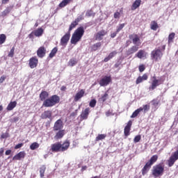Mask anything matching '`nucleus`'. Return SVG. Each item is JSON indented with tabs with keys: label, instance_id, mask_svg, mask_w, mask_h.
Returning <instances> with one entry per match:
<instances>
[{
	"label": "nucleus",
	"instance_id": "7c9ffc66",
	"mask_svg": "<svg viewBox=\"0 0 178 178\" xmlns=\"http://www.w3.org/2000/svg\"><path fill=\"white\" fill-rule=\"evenodd\" d=\"M156 161H158V155H154L151 157L148 163L152 166V165H154Z\"/></svg>",
	"mask_w": 178,
	"mask_h": 178
},
{
	"label": "nucleus",
	"instance_id": "cd10ccee",
	"mask_svg": "<svg viewBox=\"0 0 178 178\" xmlns=\"http://www.w3.org/2000/svg\"><path fill=\"white\" fill-rule=\"evenodd\" d=\"M141 5V0H136L132 5V10H136Z\"/></svg>",
	"mask_w": 178,
	"mask_h": 178
},
{
	"label": "nucleus",
	"instance_id": "0eeeda50",
	"mask_svg": "<svg viewBox=\"0 0 178 178\" xmlns=\"http://www.w3.org/2000/svg\"><path fill=\"white\" fill-rule=\"evenodd\" d=\"M112 81V78L111 76H105L100 79L99 84L101 87H106Z\"/></svg>",
	"mask_w": 178,
	"mask_h": 178
},
{
	"label": "nucleus",
	"instance_id": "9d476101",
	"mask_svg": "<svg viewBox=\"0 0 178 178\" xmlns=\"http://www.w3.org/2000/svg\"><path fill=\"white\" fill-rule=\"evenodd\" d=\"M106 35V31L105 30H102L97 32L95 35V40L97 41H101L104 40V37Z\"/></svg>",
	"mask_w": 178,
	"mask_h": 178
},
{
	"label": "nucleus",
	"instance_id": "3c124183",
	"mask_svg": "<svg viewBox=\"0 0 178 178\" xmlns=\"http://www.w3.org/2000/svg\"><path fill=\"white\" fill-rule=\"evenodd\" d=\"M140 140H141V135H138L135 136L134 139V143H140Z\"/></svg>",
	"mask_w": 178,
	"mask_h": 178
},
{
	"label": "nucleus",
	"instance_id": "bb28decb",
	"mask_svg": "<svg viewBox=\"0 0 178 178\" xmlns=\"http://www.w3.org/2000/svg\"><path fill=\"white\" fill-rule=\"evenodd\" d=\"M70 146V143L69 142H65L63 144L61 145V152H63L65 151H67Z\"/></svg>",
	"mask_w": 178,
	"mask_h": 178
},
{
	"label": "nucleus",
	"instance_id": "c9c22d12",
	"mask_svg": "<svg viewBox=\"0 0 178 178\" xmlns=\"http://www.w3.org/2000/svg\"><path fill=\"white\" fill-rule=\"evenodd\" d=\"M64 135L65 134L63 131H59L58 132L56 133L54 138H56V140H59V138H62V137H63Z\"/></svg>",
	"mask_w": 178,
	"mask_h": 178
},
{
	"label": "nucleus",
	"instance_id": "ea45409f",
	"mask_svg": "<svg viewBox=\"0 0 178 178\" xmlns=\"http://www.w3.org/2000/svg\"><path fill=\"white\" fill-rule=\"evenodd\" d=\"M40 144L38 143H33L30 145V149H32V151H34V149H37V148H39Z\"/></svg>",
	"mask_w": 178,
	"mask_h": 178
},
{
	"label": "nucleus",
	"instance_id": "49530a36",
	"mask_svg": "<svg viewBox=\"0 0 178 178\" xmlns=\"http://www.w3.org/2000/svg\"><path fill=\"white\" fill-rule=\"evenodd\" d=\"M83 19H84V13H82L81 15L77 17L75 21L79 23V22H81V20H83Z\"/></svg>",
	"mask_w": 178,
	"mask_h": 178
},
{
	"label": "nucleus",
	"instance_id": "13d9d810",
	"mask_svg": "<svg viewBox=\"0 0 178 178\" xmlns=\"http://www.w3.org/2000/svg\"><path fill=\"white\" fill-rule=\"evenodd\" d=\"M23 143H19L15 146V149H19V148H22L23 147Z\"/></svg>",
	"mask_w": 178,
	"mask_h": 178
},
{
	"label": "nucleus",
	"instance_id": "6e6552de",
	"mask_svg": "<svg viewBox=\"0 0 178 178\" xmlns=\"http://www.w3.org/2000/svg\"><path fill=\"white\" fill-rule=\"evenodd\" d=\"M129 38L135 46L140 47L141 45V40H140V37L137 34L130 35Z\"/></svg>",
	"mask_w": 178,
	"mask_h": 178
},
{
	"label": "nucleus",
	"instance_id": "774afa93",
	"mask_svg": "<svg viewBox=\"0 0 178 178\" xmlns=\"http://www.w3.org/2000/svg\"><path fill=\"white\" fill-rule=\"evenodd\" d=\"M6 134H3L2 135H1V138H6Z\"/></svg>",
	"mask_w": 178,
	"mask_h": 178
},
{
	"label": "nucleus",
	"instance_id": "4468645a",
	"mask_svg": "<svg viewBox=\"0 0 178 178\" xmlns=\"http://www.w3.org/2000/svg\"><path fill=\"white\" fill-rule=\"evenodd\" d=\"M62 144L57 143L51 145V151L52 152H59L61 151Z\"/></svg>",
	"mask_w": 178,
	"mask_h": 178
},
{
	"label": "nucleus",
	"instance_id": "bf43d9fd",
	"mask_svg": "<svg viewBox=\"0 0 178 178\" xmlns=\"http://www.w3.org/2000/svg\"><path fill=\"white\" fill-rule=\"evenodd\" d=\"M34 31H32L29 35V38L31 40H34Z\"/></svg>",
	"mask_w": 178,
	"mask_h": 178
},
{
	"label": "nucleus",
	"instance_id": "e433bc0d",
	"mask_svg": "<svg viewBox=\"0 0 178 178\" xmlns=\"http://www.w3.org/2000/svg\"><path fill=\"white\" fill-rule=\"evenodd\" d=\"M158 23H156V22L153 21L151 23V29L154 30V31H156V30H158Z\"/></svg>",
	"mask_w": 178,
	"mask_h": 178
},
{
	"label": "nucleus",
	"instance_id": "6ab92c4d",
	"mask_svg": "<svg viewBox=\"0 0 178 178\" xmlns=\"http://www.w3.org/2000/svg\"><path fill=\"white\" fill-rule=\"evenodd\" d=\"M136 56L139 59H144L147 58V53L145 50H139L138 52L136 54Z\"/></svg>",
	"mask_w": 178,
	"mask_h": 178
},
{
	"label": "nucleus",
	"instance_id": "052dcab7",
	"mask_svg": "<svg viewBox=\"0 0 178 178\" xmlns=\"http://www.w3.org/2000/svg\"><path fill=\"white\" fill-rule=\"evenodd\" d=\"M5 152V149H3V147H1L0 149V158L1 156H3V152Z\"/></svg>",
	"mask_w": 178,
	"mask_h": 178
},
{
	"label": "nucleus",
	"instance_id": "864d4df0",
	"mask_svg": "<svg viewBox=\"0 0 178 178\" xmlns=\"http://www.w3.org/2000/svg\"><path fill=\"white\" fill-rule=\"evenodd\" d=\"M10 122H11V123H17V122H19V117H14L13 118H11Z\"/></svg>",
	"mask_w": 178,
	"mask_h": 178
},
{
	"label": "nucleus",
	"instance_id": "338daca9",
	"mask_svg": "<svg viewBox=\"0 0 178 178\" xmlns=\"http://www.w3.org/2000/svg\"><path fill=\"white\" fill-rule=\"evenodd\" d=\"M8 2H9V0H2V3L3 4L8 3Z\"/></svg>",
	"mask_w": 178,
	"mask_h": 178
},
{
	"label": "nucleus",
	"instance_id": "2f4dec72",
	"mask_svg": "<svg viewBox=\"0 0 178 178\" xmlns=\"http://www.w3.org/2000/svg\"><path fill=\"white\" fill-rule=\"evenodd\" d=\"M12 10V8L10 7H7L2 13L1 16L3 17H5L7 15H9L10 13V11Z\"/></svg>",
	"mask_w": 178,
	"mask_h": 178
},
{
	"label": "nucleus",
	"instance_id": "a878e982",
	"mask_svg": "<svg viewBox=\"0 0 178 178\" xmlns=\"http://www.w3.org/2000/svg\"><path fill=\"white\" fill-rule=\"evenodd\" d=\"M16 105H17V102H16V101L10 102L6 108L7 111H13V109L16 108Z\"/></svg>",
	"mask_w": 178,
	"mask_h": 178
},
{
	"label": "nucleus",
	"instance_id": "7ed1b4c3",
	"mask_svg": "<svg viewBox=\"0 0 178 178\" xmlns=\"http://www.w3.org/2000/svg\"><path fill=\"white\" fill-rule=\"evenodd\" d=\"M58 102H59V97H58L56 95H54L50 98L46 99L43 102V106H45V108H51L54 105H56Z\"/></svg>",
	"mask_w": 178,
	"mask_h": 178
},
{
	"label": "nucleus",
	"instance_id": "69168bd1",
	"mask_svg": "<svg viewBox=\"0 0 178 178\" xmlns=\"http://www.w3.org/2000/svg\"><path fill=\"white\" fill-rule=\"evenodd\" d=\"M11 153H12L11 149H8L6 151V155H10Z\"/></svg>",
	"mask_w": 178,
	"mask_h": 178
},
{
	"label": "nucleus",
	"instance_id": "58836bf2",
	"mask_svg": "<svg viewBox=\"0 0 178 178\" xmlns=\"http://www.w3.org/2000/svg\"><path fill=\"white\" fill-rule=\"evenodd\" d=\"M6 41V35L5 34H1L0 35V45H2V44H4Z\"/></svg>",
	"mask_w": 178,
	"mask_h": 178
},
{
	"label": "nucleus",
	"instance_id": "a18cd8bd",
	"mask_svg": "<svg viewBox=\"0 0 178 178\" xmlns=\"http://www.w3.org/2000/svg\"><path fill=\"white\" fill-rule=\"evenodd\" d=\"M175 35H176L175 33H172L169 35L168 42H172L173 41V40L175 39Z\"/></svg>",
	"mask_w": 178,
	"mask_h": 178
},
{
	"label": "nucleus",
	"instance_id": "a211bd4d",
	"mask_svg": "<svg viewBox=\"0 0 178 178\" xmlns=\"http://www.w3.org/2000/svg\"><path fill=\"white\" fill-rule=\"evenodd\" d=\"M88 115H90V108H86L84 111H82L81 118L83 120L88 119Z\"/></svg>",
	"mask_w": 178,
	"mask_h": 178
},
{
	"label": "nucleus",
	"instance_id": "4d7b16f0",
	"mask_svg": "<svg viewBox=\"0 0 178 178\" xmlns=\"http://www.w3.org/2000/svg\"><path fill=\"white\" fill-rule=\"evenodd\" d=\"M145 70V67L144 66V65H141L139 66V72H143Z\"/></svg>",
	"mask_w": 178,
	"mask_h": 178
},
{
	"label": "nucleus",
	"instance_id": "1a4fd4ad",
	"mask_svg": "<svg viewBox=\"0 0 178 178\" xmlns=\"http://www.w3.org/2000/svg\"><path fill=\"white\" fill-rule=\"evenodd\" d=\"M86 94V90L84 89H81L80 91L77 92V93L75 95L74 97V101L75 102H78V101H80L83 97H84Z\"/></svg>",
	"mask_w": 178,
	"mask_h": 178
},
{
	"label": "nucleus",
	"instance_id": "680f3d73",
	"mask_svg": "<svg viewBox=\"0 0 178 178\" xmlns=\"http://www.w3.org/2000/svg\"><path fill=\"white\" fill-rule=\"evenodd\" d=\"M118 33V31H116V32H114V33H111V38H115L116 37Z\"/></svg>",
	"mask_w": 178,
	"mask_h": 178
},
{
	"label": "nucleus",
	"instance_id": "9b49d317",
	"mask_svg": "<svg viewBox=\"0 0 178 178\" xmlns=\"http://www.w3.org/2000/svg\"><path fill=\"white\" fill-rule=\"evenodd\" d=\"M62 129H63V122L59 119L54 123V130L58 131V130H62Z\"/></svg>",
	"mask_w": 178,
	"mask_h": 178
},
{
	"label": "nucleus",
	"instance_id": "de8ad7c7",
	"mask_svg": "<svg viewBox=\"0 0 178 178\" xmlns=\"http://www.w3.org/2000/svg\"><path fill=\"white\" fill-rule=\"evenodd\" d=\"M86 16L88 17H91V16H95V13L92 10H88L86 13Z\"/></svg>",
	"mask_w": 178,
	"mask_h": 178
},
{
	"label": "nucleus",
	"instance_id": "473e14b6",
	"mask_svg": "<svg viewBox=\"0 0 178 178\" xmlns=\"http://www.w3.org/2000/svg\"><path fill=\"white\" fill-rule=\"evenodd\" d=\"M77 24H79V22H76V20L72 22L71 23V24L70 25V27H69V29H68V33H70L73 30V29H74L76 27V26H77Z\"/></svg>",
	"mask_w": 178,
	"mask_h": 178
},
{
	"label": "nucleus",
	"instance_id": "39448f33",
	"mask_svg": "<svg viewBox=\"0 0 178 178\" xmlns=\"http://www.w3.org/2000/svg\"><path fill=\"white\" fill-rule=\"evenodd\" d=\"M161 84H163V80H162L161 78L157 79L154 77V79L152 81V85L149 86V89L150 91H154V90L159 86H161Z\"/></svg>",
	"mask_w": 178,
	"mask_h": 178
},
{
	"label": "nucleus",
	"instance_id": "e2e57ef3",
	"mask_svg": "<svg viewBox=\"0 0 178 178\" xmlns=\"http://www.w3.org/2000/svg\"><path fill=\"white\" fill-rule=\"evenodd\" d=\"M6 79V76H1L0 77V83H3V81H5Z\"/></svg>",
	"mask_w": 178,
	"mask_h": 178
},
{
	"label": "nucleus",
	"instance_id": "f8f14e48",
	"mask_svg": "<svg viewBox=\"0 0 178 178\" xmlns=\"http://www.w3.org/2000/svg\"><path fill=\"white\" fill-rule=\"evenodd\" d=\"M29 67L31 69H34L35 67H37V65H38V59L37 57H32L29 59Z\"/></svg>",
	"mask_w": 178,
	"mask_h": 178
},
{
	"label": "nucleus",
	"instance_id": "c03bdc74",
	"mask_svg": "<svg viewBox=\"0 0 178 178\" xmlns=\"http://www.w3.org/2000/svg\"><path fill=\"white\" fill-rule=\"evenodd\" d=\"M152 104L154 108H158V106H159V100L154 99L152 100Z\"/></svg>",
	"mask_w": 178,
	"mask_h": 178
},
{
	"label": "nucleus",
	"instance_id": "2eb2a0df",
	"mask_svg": "<svg viewBox=\"0 0 178 178\" xmlns=\"http://www.w3.org/2000/svg\"><path fill=\"white\" fill-rule=\"evenodd\" d=\"M45 54H47V49L44 47H40L37 51V55L39 58H44Z\"/></svg>",
	"mask_w": 178,
	"mask_h": 178
},
{
	"label": "nucleus",
	"instance_id": "f704fd0d",
	"mask_svg": "<svg viewBox=\"0 0 178 178\" xmlns=\"http://www.w3.org/2000/svg\"><path fill=\"white\" fill-rule=\"evenodd\" d=\"M101 42L95 43L91 47L92 51H97V49H99V48H101Z\"/></svg>",
	"mask_w": 178,
	"mask_h": 178
},
{
	"label": "nucleus",
	"instance_id": "09e8293b",
	"mask_svg": "<svg viewBox=\"0 0 178 178\" xmlns=\"http://www.w3.org/2000/svg\"><path fill=\"white\" fill-rule=\"evenodd\" d=\"M14 55H15V47H13L10 49V52H9L8 56H9V58H13V56H14Z\"/></svg>",
	"mask_w": 178,
	"mask_h": 178
},
{
	"label": "nucleus",
	"instance_id": "603ef678",
	"mask_svg": "<svg viewBox=\"0 0 178 178\" xmlns=\"http://www.w3.org/2000/svg\"><path fill=\"white\" fill-rule=\"evenodd\" d=\"M124 24H120L118 26H117V33H119L124 27Z\"/></svg>",
	"mask_w": 178,
	"mask_h": 178
},
{
	"label": "nucleus",
	"instance_id": "ddd939ff",
	"mask_svg": "<svg viewBox=\"0 0 178 178\" xmlns=\"http://www.w3.org/2000/svg\"><path fill=\"white\" fill-rule=\"evenodd\" d=\"M26 156L25 152H20L19 153L17 154L15 156H13V161H21L22 159H24Z\"/></svg>",
	"mask_w": 178,
	"mask_h": 178
},
{
	"label": "nucleus",
	"instance_id": "dca6fc26",
	"mask_svg": "<svg viewBox=\"0 0 178 178\" xmlns=\"http://www.w3.org/2000/svg\"><path fill=\"white\" fill-rule=\"evenodd\" d=\"M138 46H132L131 48H129L127 51V55H133V54H136V52H137L138 51Z\"/></svg>",
	"mask_w": 178,
	"mask_h": 178
},
{
	"label": "nucleus",
	"instance_id": "72a5a7b5",
	"mask_svg": "<svg viewBox=\"0 0 178 178\" xmlns=\"http://www.w3.org/2000/svg\"><path fill=\"white\" fill-rule=\"evenodd\" d=\"M77 65V60L76 58H72L68 62V66L73 67V66H76Z\"/></svg>",
	"mask_w": 178,
	"mask_h": 178
},
{
	"label": "nucleus",
	"instance_id": "a19ab883",
	"mask_svg": "<svg viewBox=\"0 0 178 178\" xmlns=\"http://www.w3.org/2000/svg\"><path fill=\"white\" fill-rule=\"evenodd\" d=\"M58 52V48L57 47H54L51 51L49 54V58H54V56H55V55H56V53Z\"/></svg>",
	"mask_w": 178,
	"mask_h": 178
},
{
	"label": "nucleus",
	"instance_id": "0e129e2a",
	"mask_svg": "<svg viewBox=\"0 0 178 178\" xmlns=\"http://www.w3.org/2000/svg\"><path fill=\"white\" fill-rule=\"evenodd\" d=\"M112 115H113V114L112 113V112H111V111L106 112V116H107V117L112 116Z\"/></svg>",
	"mask_w": 178,
	"mask_h": 178
},
{
	"label": "nucleus",
	"instance_id": "aec40b11",
	"mask_svg": "<svg viewBox=\"0 0 178 178\" xmlns=\"http://www.w3.org/2000/svg\"><path fill=\"white\" fill-rule=\"evenodd\" d=\"M116 55H118V51H113L111 52L109 54V55L104 58V62H109V60H111V59L114 58V56H116Z\"/></svg>",
	"mask_w": 178,
	"mask_h": 178
},
{
	"label": "nucleus",
	"instance_id": "5701e85b",
	"mask_svg": "<svg viewBox=\"0 0 178 178\" xmlns=\"http://www.w3.org/2000/svg\"><path fill=\"white\" fill-rule=\"evenodd\" d=\"M48 97H49V94L47 91L43 90L40 94V101H45L48 98Z\"/></svg>",
	"mask_w": 178,
	"mask_h": 178
},
{
	"label": "nucleus",
	"instance_id": "79ce46f5",
	"mask_svg": "<svg viewBox=\"0 0 178 178\" xmlns=\"http://www.w3.org/2000/svg\"><path fill=\"white\" fill-rule=\"evenodd\" d=\"M104 138H106V134H99L96 137V140L97 141H99L101 140H104Z\"/></svg>",
	"mask_w": 178,
	"mask_h": 178
},
{
	"label": "nucleus",
	"instance_id": "37998d69",
	"mask_svg": "<svg viewBox=\"0 0 178 178\" xmlns=\"http://www.w3.org/2000/svg\"><path fill=\"white\" fill-rule=\"evenodd\" d=\"M140 108H141L142 111H143L145 113H146V112H148L149 111V105L148 104L143 105V107H140Z\"/></svg>",
	"mask_w": 178,
	"mask_h": 178
},
{
	"label": "nucleus",
	"instance_id": "b1692460",
	"mask_svg": "<svg viewBox=\"0 0 178 178\" xmlns=\"http://www.w3.org/2000/svg\"><path fill=\"white\" fill-rule=\"evenodd\" d=\"M148 79V76L147 74H144L143 76H139L136 81V84H140V83H143V81H145V80Z\"/></svg>",
	"mask_w": 178,
	"mask_h": 178
},
{
	"label": "nucleus",
	"instance_id": "5fc2aeb1",
	"mask_svg": "<svg viewBox=\"0 0 178 178\" xmlns=\"http://www.w3.org/2000/svg\"><path fill=\"white\" fill-rule=\"evenodd\" d=\"M106 99H108V93H105L103 96H102L101 97V100L103 102H105V101H106Z\"/></svg>",
	"mask_w": 178,
	"mask_h": 178
},
{
	"label": "nucleus",
	"instance_id": "f257e3e1",
	"mask_svg": "<svg viewBox=\"0 0 178 178\" xmlns=\"http://www.w3.org/2000/svg\"><path fill=\"white\" fill-rule=\"evenodd\" d=\"M83 35H84V27L81 26L78 28L73 33L71 38V44L76 45L79 41L81 40Z\"/></svg>",
	"mask_w": 178,
	"mask_h": 178
},
{
	"label": "nucleus",
	"instance_id": "8fccbe9b",
	"mask_svg": "<svg viewBox=\"0 0 178 178\" xmlns=\"http://www.w3.org/2000/svg\"><path fill=\"white\" fill-rule=\"evenodd\" d=\"M91 108H95V105H97V100L95 99H92L89 104Z\"/></svg>",
	"mask_w": 178,
	"mask_h": 178
},
{
	"label": "nucleus",
	"instance_id": "423d86ee",
	"mask_svg": "<svg viewBox=\"0 0 178 178\" xmlns=\"http://www.w3.org/2000/svg\"><path fill=\"white\" fill-rule=\"evenodd\" d=\"M70 40V32L66 33L60 39V45L61 47H66Z\"/></svg>",
	"mask_w": 178,
	"mask_h": 178
},
{
	"label": "nucleus",
	"instance_id": "4be33fe9",
	"mask_svg": "<svg viewBox=\"0 0 178 178\" xmlns=\"http://www.w3.org/2000/svg\"><path fill=\"white\" fill-rule=\"evenodd\" d=\"M35 37H42L44 34V29L42 28H39L33 31Z\"/></svg>",
	"mask_w": 178,
	"mask_h": 178
},
{
	"label": "nucleus",
	"instance_id": "4c0bfd02",
	"mask_svg": "<svg viewBox=\"0 0 178 178\" xmlns=\"http://www.w3.org/2000/svg\"><path fill=\"white\" fill-rule=\"evenodd\" d=\"M47 168L45 167V165H42L40 168V177H44V174H45V170H46Z\"/></svg>",
	"mask_w": 178,
	"mask_h": 178
},
{
	"label": "nucleus",
	"instance_id": "c756f323",
	"mask_svg": "<svg viewBox=\"0 0 178 178\" xmlns=\"http://www.w3.org/2000/svg\"><path fill=\"white\" fill-rule=\"evenodd\" d=\"M140 112H143V108H139L138 109H136L131 115V118H137V116H138V115L140 114Z\"/></svg>",
	"mask_w": 178,
	"mask_h": 178
},
{
	"label": "nucleus",
	"instance_id": "393cba45",
	"mask_svg": "<svg viewBox=\"0 0 178 178\" xmlns=\"http://www.w3.org/2000/svg\"><path fill=\"white\" fill-rule=\"evenodd\" d=\"M151 164L147 162L146 163V164L145 165V166L143 167V170H142V175H146L148 172V170H149L150 168H151Z\"/></svg>",
	"mask_w": 178,
	"mask_h": 178
},
{
	"label": "nucleus",
	"instance_id": "20e7f679",
	"mask_svg": "<svg viewBox=\"0 0 178 178\" xmlns=\"http://www.w3.org/2000/svg\"><path fill=\"white\" fill-rule=\"evenodd\" d=\"M163 56V53L161 49H155L151 52V59L155 60V62H159Z\"/></svg>",
	"mask_w": 178,
	"mask_h": 178
},
{
	"label": "nucleus",
	"instance_id": "6e6d98bb",
	"mask_svg": "<svg viewBox=\"0 0 178 178\" xmlns=\"http://www.w3.org/2000/svg\"><path fill=\"white\" fill-rule=\"evenodd\" d=\"M114 19H120V13L115 12L114 13Z\"/></svg>",
	"mask_w": 178,
	"mask_h": 178
},
{
	"label": "nucleus",
	"instance_id": "412c9836",
	"mask_svg": "<svg viewBox=\"0 0 178 178\" xmlns=\"http://www.w3.org/2000/svg\"><path fill=\"white\" fill-rule=\"evenodd\" d=\"M132 122L130 120L128 122L127 126L124 128V135L129 136L130 134V129L131 128Z\"/></svg>",
	"mask_w": 178,
	"mask_h": 178
},
{
	"label": "nucleus",
	"instance_id": "f03ea898",
	"mask_svg": "<svg viewBox=\"0 0 178 178\" xmlns=\"http://www.w3.org/2000/svg\"><path fill=\"white\" fill-rule=\"evenodd\" d=\"M165 172V165L163 163H159L153 166L152 170V174L154 177H161L163 176Z\"/></svg>",
	"mask_w": 178,
	"mask_h": 178
},
{
	"label": "nucleus",
	"instance_id": "f3484780",
	"mask_svg": "<svg viewBox=\"0 0 178 178\" xmlns=\"http://www.w3.org/2000/svg\"><path fill=\"white\" fill-rule=\"evenodd\" d=\"M42 119H51L52 118V112L51 111H44L41 115Z\"/></svg>",
	"mask_w": 178,
	"mask_h": 178
},
{
	"label": "nucleus",
	"instance_id": "c85d7f7f",
	"mask_svg": "<svg viewBox=\"0 0 178 178\" xmlns=\"http://www.w3.org/2000/svg\"><path fill=\"white\" fill-rule=\"evenodd\" d=\"M72 2V0H63L62 2L60 3L59 7L60 8H65Z\"/></svg>",
	"mask_w": 178,
	"mask_h": 178
}]
</instances>
